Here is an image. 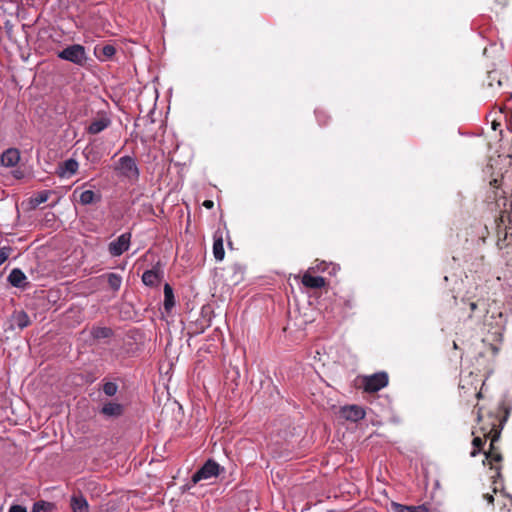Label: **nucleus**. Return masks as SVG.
Masks as SVG:
<instances>
[{
    "instance_id": "obj_6",
    "label": "nucleus",
    "mask_w": 512,
    "mask_h": 512,
    "mask_svg": "<svg viewBox=\"0 0 512 512\" xmlns=\"http://www.w3.org/2000/svg\"><path fill=\"white\" fill-rule=\"evenodd\" d=\"M58 58L69 61L78 66H85L87 62V53L84 46L80 44L69 45L57 53Z\"/></svg>"
},
{
    "instance_id": "obj_40",
    "label": "nucleus",
    "mask_w": 512,
    "mask_h": 512,
    "mask_svg": "<svg viewBox=\"0 0 512 512\" xmlns=\"http://www.w3.org/2000/svg\"><path fill=\"white\" fill-rule=\"evenodd\" d=\"M453 347H454L455 349H458V345H457V343H456V342H453Z\"/></svg>"
},
{
    "instance_id": "obj_19",
    "label": "nucleus",
    "mask_w": 512,
    "mask_h": 512,
    "mask_svg": "<svg viewBox=\"0 0 512 512\" xmlns=\"http://www.w3.org/2000/svg\"><path fill=\"white\" fill-rule=\"evenodd\" d=\"M78 170V162L75 159H68L63 162L60 167L59 175L61 177L70 176L77 172Z\"/></svg>"
},
{
    "instance_id": "obj_26",
    "label": "nucleus",
    "mask_w": 512,
    "mask_h": 512,
    "mask_svg": "<svg viewBox=\"0 0 512 512\" xmlns=\"http://www.w3.org/2000/svg\"><path fill=\"white\" fill-rule=\"evenodd\" d=\"M100 196L96 195L92 190H85L80 194L79 200L82 205H89L99 200Z\"/></svg>"
},
{
    "instance_id": "obj_9",
    "label": "nucleus",
    "mask_w": 512,
    "mask_h": 512,
    "mask_svg": "<svg viewBox=\"0 0 512 512\" xmlns=\"http://www.w3.org/2000/svg\"><path fill=\"white\" fill-rule=\"evenodd\" d=\"M110 125L111 119L109 115L106 112L101 111L92 119L91 123L87 126L86 131L91 135H96L108 128Z\"/></svg>"
},
{
    "instance_id": "obj_34",
    "label": "nucleus",
    "mask_w": 512,
    "mask_h": 512,
    "mask_svg": "<svg viewBox=\"0 0 512 512\" xmlns=\"http://www.w3.org/2000/svg\"><path fill=\"white\" fill-rule=\"evenodd\" d=\"M9 512H27L26 508L20 505H13L10 507Z\"/></svg>"
},
{
    "instance_id": "obj_2",
    "label": "nucleus",
    "mask_w": 512,
    "mask_h": 512,
    "mask_svg": "<svg viewBox=\"0 0 512 512\" xmlns=\"http://www.w3.org/2000/svg\"><path fill=\"white\" fill-rule=\"evenodd\" d=\"M461 310L466 314V318L471 320L476 326L493 327L499 324L502 318V311L495 301L485 298L462 299Z\"/></svg>"
},
{
    "instance_id": "obj_35",
    "label": "nucleus",
    "mask_w": 512,
    "mask_h": 512,
    "mask_svg": "<svg viewBox=\"0 0 512 512\" xmlns=\"http://www.w3.org/2000/svg\"><path fill=\"white\" fill-rule=\"evenodd\" d=\"M411 512H429V510L423 505L411 506Z\"/></svg>"
},
{
    "instance_id": "obj_17",
    "label": "nucleus",
    "mask_w": 512,
    "mask_h": 512,
    "mask_svg": "<svg viewBox=\"0 0 512 512\" xmlns=\"http://www.w3.org/2000/svg\"><path fill=\"white\" fill-rule=\"evenodd\" d=\"M70 506L73 512H89L88 502L81 494H74L71 497Z\"/></svg>"
},
{
    "instance_id": "obj_3",
    "label": "nucleus",
    "mask_w": 512,
    "mask_h": 512,
    "mask_svg": "<svg viewBox=\"0 0 512 512\" xmlns=\"http://www.w3.org/2000/svg\"><path fill=\"white\" fill-rule=\"evenodd\" d=\"M483 385L484 381L479 374L469 372L460 378L459 395L467 403H470L473 399L479 400L482 398Z\"/></svg>"
},
{
    "instance_id": "obj_41",
    "label": "nucleus",
    "mask_w": 512,
    "mask_h": 512,
    "mask_svg": "<svg viewBox=\"0 0 512 512\" xmlns=\"http://www.w3.org/2000/svg\"><path fill=\"white\" fill-rule=\"evenodd\" d=\"M497 492V487H494L493 488V493H496Z\"/></svg>"
},
{
    "instance_id": "obj_27",
    "label": "nucleus",
    "mask_w": 512,
    "mask_h": 512,
    "mask_svg": "<svg viewBox=\"0 0 512 512\" xmlns=\"http://www.w3.org/2000/svg\"><path fill=\"white\" fill-rule=\"evenodd\" d=\"M486 440L484 437L476 436L472 440L473 450L471 451L470 455L472 457H475L480 451H482L483 446L486 443Z\"/></svg>"
},
{
    "instance_id": "obj_11",
    "label": "nucleus",
    "mask_w": 512,
    "mask_h": 512,
    "mask_svg": "<svg viewBox=\"0 0 512 512\" xmlns=\"http://www.w3.org/2000/svg\"><path fill=\"white\" fill-rule=\"evenodd\" d=\"M341 416L352 422H357L365 417V410L358 405L344 406L340 410Z\"/></svg>"
},
{
    "instance_id": "obj_1",
    "label": "nucleus",
    "mask_w": 512,
    "mask_h": 512,
    "mask_svg": "<svg viewBox=\"0 0 512 512\" xmlns=\"http://www.w3.org/2000/svg\"><path fill=\"white\" fill-rule=\"evenodd\" d=\"M475 408H477V421L480 424L479 430L485 439L490 440L489 449L484 452L483 464L488 465L494 471L491 479L496 484L497 479L501 477V462L503 461L501 449L497 443L507 420L508 411L503 406H499L495 412H489L483 416L482 407L476 404Z\"/></svg>"
},
{
    "instance_id": "obj_31",
    "label": "nucleus",
    "mask_w": 512,
    "mask_h": 512,
    "mask_svg": "<svg viewBox=\"0 0 512 512\" xmlns=\"http://www.w3.org/2000/svg\"><path fill=\"white\" fill-rule=\"evenodd\" d=\"M393 512H411V506L402 505L396 502L391 504Z\"/></svg>"
},
{
    "instance_id": "obj_13",
    "label": "nucleus",
    "mask_w": 512,
    "mask_h": 512,
    "mask_svg": "<svg viewBox=\"0 0 512 512\" xmlns=\"http://www.w3.org/2000/svg\"><path fill=\"white\" fill-rule=\"evenodd\" d=\"M301 282L305 287L310 289H320L326 285L325 278L321 276H313L309 271L304 273Z\"/></svg>"
},
{
    "instance_id": "obj_38",
    "label": "nucleus",
    "mask_w": 512,
    "mask_h": 512,
    "mask_svg": "<svg viewBox=\"0 0 512 512\" xmlns=\"http://www.w3.org/2000/svg\"><path fill=\"white\" fill-rule=\"evenodd\" d=\"M14 176L19 179V178L22 177V173L17 171V172L14 173Z\"/></svg>"
},
{
    "instance_id": "obj_39",
    "label": "nucleus",
    "mask_w": 512,
    "mask_h": 512,
    "mask_svg": "<svg viewBox=\"0 0 512 512\" xmlns=\"http://www.w3.org/2000/svg\"><path fill=\"white\" fill-rule=\"evenodd\" d=\"M499 125L500 124L495 122V121L492 123V127H493L494 130H496Z\"/></svg>"
},
{
    "instance_id": "obj_37",
    "label": "nucleus",
    "mask_w": 512,
    "mask_h": 512,
    "mask_svg": "<svg viewBox=\"0 0 512 512\" xmlns=\"http://www.w3.org/2000/svg\"><path fill=\"white\" fill-rule=\"evenodd\" d=\"M202 205L207 209H212L214 207V202L212 200H205Z\"/></svg>"
},
{
    "instance_id": "obj_32",
    "label": "nucleus",
    "mask_w": 512,
    "mask_h": 512,
    "mask_svg": "<svg viewBox=\"0 0 512 512\" xmlns=\"http://www.w3.org/2000/svg\"><path fill=\"white\" fill-rule=\"evenodd\" d=\"M328 268V264L325 261L315 262V265L309 268V272L311 271H321L324 272Z\"/></svg>"
},
{
    "instance_id": "obj_8",
    "label": "nucleus",
    "mask_w": 512,
    "mask_h": 512,
    "mask_svg": "<svg viewBox=\"0 0 512 512\" xmlns=\"http://www.w3.org/2000/svg\"><path fill=\"white\" fill-rule=\"evenodd\" d=\"M223 470L224 469L222 467H220V465L216 461L209 459L204 463V465L199 470H197L193 474L192 479H191L192 483L196 484L202 480L215 478Z\"/></svg>"
},
{
    "instance_id": "obj_14",
    "label": "nucleus",
    "mask_w": 512,
    "mask_h": 512,
    "mask_svg": "<svg viewBox=\"0 0 512 512\" xmlns=\"http://www.w3.org/2000/svg\"><path fill=\"white\" fill-rule=\"evenodd\" d=\"M115 53H116V48L111 44H107L104 46L97 45L94 48V54L100 61H108V60L112 59V57L115 55Z\"/></svg>"
},
{
    "instance_id": "obj_15",
    "label": "nucleus",
    "mask_w": 512,
    "mask_h": 512,
    "mask_svg": "<svg viewBox=\"0 0 512 512\" xmlns=\"http://www.w3.org/2000/svg\"><path fill=\"white\" fill-rule=\"evenodd\" d=\"M161 271L159 268L147 270L142 275V282L149 287H154L160 282Z\"/></svg>"
},
{
    "instance_id": "obj_42",
    "label": "nucleus",
    "mask_w": 512,
    "mask_h": 512,
    "mask_svg": "<svg viewBox=\"0 0 512 512\" xmlns=\"http://www.w3.org/2000/svg\"><path fill=\"white\" fill-rule=\"evenodd\" d=\"M511 131H512V127H511Z\"/></svg>"
},
{
    "instance_id": "obj_7",
    "label": "nucleus",
    "mask_w": 512,
    "mask_h": 512,
    "mask_svg": "<svg viewBox=\"0 0 512 512\" xmlns=\"http://www.w3.org/2000/svg\"><path fill=\"white\" fill-rule=\"evenodd\" d=\"M389 383L388 374L384 371L364 376L362 379L363 389L368 393H375L385 388Z\"/></svg>"
},
{
    "instance_id": "obj_23",
    "label": "nucleus",
    "mask_w": 512,
    "mask_h": 512,
    "mask_svg": "<svg viewBox=\"0 0 512 512\" xmlns=\"http://www.w3.org/2000/svg\"><path fill=\"white\" fill-rule=\"evenodd\" d=\"M213 255L217 261H222L225 256L222 237H215L213 243Z\"/></svg>"
},
{
    "instance_id": "obj_29",
    "label": "nucleus",
    "mask_w": 512,
    "mask_h": 512,
    "mask_svg": "<svg viewBox=\"0 0 512 512\" xmlns=\"http://www.w3.org/2000/svg\"><path fill=\"white\" fill-rule=\"evenodd\" d=\"M118 391V385L114 382H106L103 385V392L107 396H114Z\"/></svg>"
},
{
    "instance_id": "obj_36",
    "label": "nucleus",
    "mask_w": 512,
    "mask_h": 512,
    "mask_svg": "<svg viewBox=\"0 0 512 512\" xmlns=\"http://www.w3.org/2000/svg\"><path fill=\"white\" fill-rule=\"evenodd\" d=\"M483 498L489 503V504H493L494 503V496L493 494L491 493H485L483 494Z\"/></svg>"
},
{
    "instance_id": "obj_12",
    "label": "nucleus",
    "mask_w": 512,
    "mask_h": 512,
    "mask_svg": "<svg viewBox=\"0 0 512 512\" xmlns=\"http://www.w3.org/2000/svg\"><path fill=\"white\" fill-rule=\"evenodd\" d=\"M1 164L5 167H14L20 161V152L16 148H9L1 155Z\"/></svg>"
},
{
    "instance_id": "obj_16",
    "label": "nucleus",
    "mask_w": 512,
    "mask_h": 512,
    "mask_svg": "<svg viewBox=\"0 0 512 512\" xmlns=\"http://www.w3.org/2000/svg\"><path fill=\"white\" fill-rule=\"evenodd\" d=\"M26 275L23 273V271L19 268H14L9 276L8 281L9 283L17 288H23L26 285Z\"/></svg>"
},
{
    "instance_id": "obj_24",
    "label": "nucleus",
    "mask_w": 512,
    "mask_h": 512,
    "mask_svg": "<svg viewBox=\"0 0 512 512\" xmlns=\"http://www.w3.org/2000/svg\"><path fill=\"white\" fill-rule=\"evenodd\" d=\"M91 335L94 339H104L111 337L113 335V331L108 327H93Z\"/></svg>"
},
{
    "instance_id": "obj_18",
    "label": "nucleus",
    "mask_w": 512,
    "mask_h": 512,
    "mask_svg": "<svg viewBox=\"0 0 512 512\" xmlns=\"http://www.w3.org/2000/svg\"><path fill=\"white\" fill-rule=\"evenodd\" d=\"M123 411V406L116 402H107L101 409V413L108 417H119L123 414Z\"/></svg>"
},
{
    "instance_id": "obj_4",
    "label": "nucleus",
    "mask_w": 512,
    "mask_h": 512,
    "mask_svg": "<svg viewBox=\"0 0 512 512\" xmlns=\"http://www.w3.org/2000/svg\"><path fill=\"white\" fill-rule=\"evenodd\" d=\"M497 241L499 249L512 248V202L507 215H501L495 219Z\"/></svg>"
},
{
    "instance_id": "obj_30",
    "label": "nucleus",
    "mask_w": 512,
    "mask_h": 512,
    "mask_svg": "<svg viewBox=\"0 0 512 512\" xmlns=\"http://www.w3.org/2000/svg\"><path fill=\"white\" fill-rule=\"evenodd\" d=\"M11 252L12 248L9 246L0 249V266L9 258Z\"/></svg>"
},
{
    "instance_id": "obj_33",
    "label": "nucleus",
    "mask_w": 512,
    "mask_h": 512,
    "mask_svg": "<svg viewBox=\"0 0 512 512\" xmlns=\"http://www.w3.org/2000/svg\"><path fill=\"white\" fill-rule=\"evenodd\" d=\"M50 506V503L44 502V501H38L34 503L32 512H39L41 510H47L46 507Z\"/></svg>"
},
{
    "instance_id": "obj_5",
    "label": "nucleus",
    "mask_w": 512,
    "mask_h": 512,
    "mask_svg": "<svg viewBox=\"0 0 512 512\" xmlns=\"http://www.w3.org/2000/svg\"><path fill=\"white\" fill-rule=\"evenodd\" d=\"M114 169L119 176L127 179L130 183H136L139 180L140 171L135 159L131 156L121 157Z\"/></svg>"
},
{
    "instance_id": "obj_10",
    "label": "nucleus",
    "mask_w": 512,
    "mask_h": 512,
    "mask_svg": "<svg viewBox=\"0 0 512 512\" xmlns=\"http://www.w3.org/2000/svg\"><path fill=\"white\" fill-rule=\"evenodd\" d=\"M131 241V233H123L116 240L108 245V251L111 256L117 257L122 255L129 249Z\"/></svg>"
},
{
    "instance_id": "obj_25",
    "label": "nucleus",
    "mask_w": 512,
    "mask_h": 512,
    "mask_svg": "<svg viewBox=\"0 0 512 512\" xmlns=\"http://www.w3.org/2000/svg\"><path fill=\"white\" fill-rule=\"evenodd\" d=\"M231 269L233 270L231 282L233 285H237L244 280L245 269L243 266H241L239 264H234L231 267Z\"/></svg>"
},
{
    "instance_id": "obj_21",
    "label": "nucleus",
    "mask_w": 512,
    "mask_h": 512,
    "mask_svg": "<svg viewBox=\"0 0 512 512\" xmlns=\"http://www.w3.org/2000/svg\"><path fill=\"white\" fill-rule=\"evenodd\" d=\"M12 319L14 324L21 330L30 325V318L24 311L15 312L12 316Z\"/></svg>"
},
{
    "instance_id": "obj_22",
    "label": "nucleus",
    "mask_w": 512,
    "mask_h": 512,
    "mask_svg": "<svg viewBox=\"0 0 512 512\" xmlns=\"http://www.w3.org/2000/svg\"><path fill=\"white\" fill-rule=\"evenodd\" d=\"M101 277L106 278L110 289L113 290L114 292H117L120 289L122 284V277L119 274L111 272L102 275Z\"/></svg>"
},
{
    "instance_id": "obj_28",
    "label": "nucleus",
    "mask_w": 512,
    "mask_h": 512,
    "mask_svg": "<svg viewBox=\"0 0 512 512\" xmlns=\"http://www.w3.org/2000/svg\"><path fill=\"white\" fill-rule=\"evenodd\" d=\"M50 194H51V191H48V190L41 191L35 197L32 198L31 202L35 206L45 203L49 199Z\"/></svg>"
},
{
    "instance_id": "obj_20",
    "label": "nucleus",
    "mask_w": 512,
    "mask_h": 512,
    "mask_svg": "<svg viewBox=\"0 0 512 512\" xmlns=\"http://www.w3.org/2000/svg\"><path fill=\"white\" fill-rule=\"evenodd\" d=\"M175 306V298L173 289L170 284L166 283L164 285V308L167 312L171 311V309Z\"/></svg>"
}]
</instances>
